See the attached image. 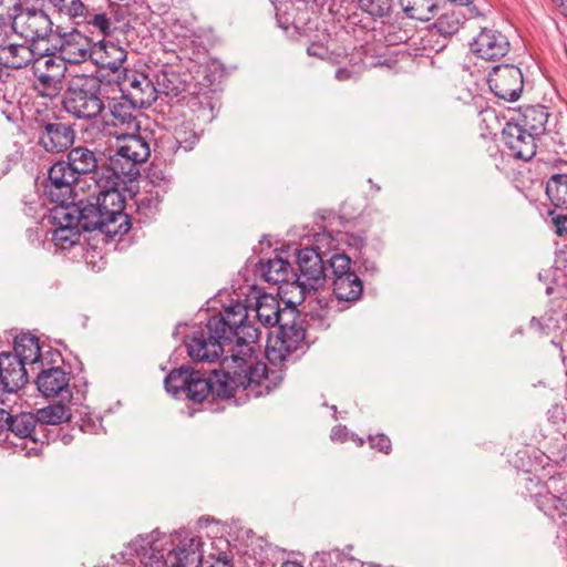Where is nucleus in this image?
I'll return each mask as SVG.
<instances>
[{
    "label": "nucleus",
    "mask_w": 567,
    "mask_h": 567,
    "mask_svg": "<svg viewBox=\"0 0 567 567\" xmlns=\"http://www.w3.org/2000/svg\"><path fill=\"white\" fill-rule=\"evenodd\" d=\"M70 197L71 194H68L63 202H56L60 205L52 210V218L58 227H76L81 229L79 204L68 205L66 202Z\"/></svg>",
    "instance_id": "29"
},
{
    "label": "nucleus",
    "mask_w": 567,
    "mask_h": 567,
    "mask_svg": "<svg viewBox=\"0 0 567 567\" xmlns=\"http://www.w3.org/2000/svg\"><path fill=\"white\" fill-rule=\"evenodd\" d=\"M49 2L59 13L70 18L82 17L85 11L81 0H49Z\"/></svg>",
    "instance_id": "38"
},
{
    "label": "nucleus",
    "mask_w": 567,
    "mask_h": 567,
    "mask_svg": "<svg viewBox=\"0 0 567 567\" xmlns=\"http://www.w3.org/2000/svg\"><path fill=\"white\" fill-rule=\"evenodd\" d=\"M295 317H286L279 323V332L275 340L267 347V358L271 363L285 361L287 355L296 351L303 342L306 331Z\"/></svg>",
    "instance_id": "8"
},
{
    "label": "nucleus",
    "mask_w": 567,
    "mask_h": 567,
    "mask_svg": "<svg viewBox=\"0 0 567 567\" xmlns=\"http://www.w3.org/2000/svg\"><path fill=\"white\" fill-rule=\"evenodd\" d=\"M135 105L126 99L113 100L107 113H102L103 133L110 136H123L137 133L140 123L134 114Z\"/></svg>",
    "instance_id": "9"
},
{
    "label": "nucleus",
    "mask_w": 567,
    "mask_h": 567,
    "mask_svg": "<svg viewBox=\"0 0 567 567\" xmlns=\"http://www.w3.org/2000/svg\"><path fill=\"white\" fill-rule=\"evenodd\" d=\"M358 2H359V7L363 11H365L372 16L381 17L384 13L383 8L377 3V0H358Z\"/></svg>",
    "instance_id": "42"
},
{
    "label": "nucleus",
    "mask_w": 567,
    "mask_h": 567,
    "mask_svg": "<svg viewBox=\"0 0 567 567\" xmlns=\"http://www.w3.org/2000/svg\"><path fill=\"white\" fill-rule=\"evenodd\" d=\"M118 22L117 12L111 7L106 11L87 17V23L105 37L112 34L117 29Z\"/></svg>",
    "instance_id": "31"
},
{
    "label": "nucleus",
    "mask_w": 567,
    "mask_h": 567,
    "mask_svg": "<svg viewBox=\"0 0 567 567\" xmlns=\"http://www.w3.org/2000/svg\"><path fill=\"white\" fill-rule=\"evenodd\" d=\"M471 48L478 58L492 61L508 53L509 42L499 31L485 28L473 39Z\"/></svg>",
    "instance_id": "15"
},
{
    "label": "nucleus",
    "mask_w": 567,
    "mask_h": 567,
    "mask_svg": "<svg viewBox=\"0 0 567 567\" xmlns=\"http://www.w3.org/2000/svg\"><path fill=\"white\" fill-rule=\"evenodd\" d=\"M331 439L332 440H341V430L340 429L333 430L331 433Z\"/></svg>",
    "instance_id": "49"
},
{
    "label": "nucleus",
    "mask_w": 567,
    "mask_h": 567,
    "mask_svg": "<svg viewBox=\"0 0 567 567\" xmlns=\"http://www.w3.org/2000/svg\"><path fill=\"white\" fill-rule=\"evenodd\" d=\"M297 262L300 275L297 284L302 290L316 289L324 279V266L321 255L312 247H306L298 251Z\"/></svg>",
    "instance_id": "14"
},
{
    "label": "nucleus",
    "mask_w": 567,
    "mask_h": 567,
    "mask_svg": "<svg viewBox=\"0 0 567 567\" xmlns=\"http://www.w3.org/2000/svg\"><path fill=\"white\" fill-rule=\"evenodd\" d=\"M38 424L37 416L32 413H20L18 415H11L9 422V431L14 435L25 439L31 436Z\"/></svg>",
    "instance_id": "34"
},
{
    "label": "nucleus",
    "mask_w": 567,
    "mask_h": 567,
    "mask_svg": "<svg viewBox=\"0 0 567 567\" xmlns=\"http://www.w3.org/2000/svg\"><path fill=\"white\" fill-rule=\"evenodd\" d=\"M462 18L463 14L458 10L446 11L435 21L434 28L442 35H452L460 30Z\"/></svg>",
    "instance_id": "35"
},
{
    "label": "nucleus",
    "mask_w": 567,
    "mask_h": 567,
    "mask_svg": "<svg viewBox=\"0 0 567 567\" xmlns=\"http://www.w3.org/2000/svg\"><path fill=\"white\" fill-rule=\"evenodd\" d=\"M256 318L265 327H275L286 317H295V308L281 310L279 301L271 295H264L256 302Z\"/></svg>",
    "instance_id": "21"
},
{
    "label": "nucleus",
    "mask_w": 567,
    "mask_h": 567,
    "mask_svg": "<svg viewBox=\"0 0 567 567\" xmlns=\"http://www.w3.org/2000/svg\"><path fill=\"white\" fill-rule=\"evenodd\" d=\"M487 81L495 96L509 102L517 101L524 87L520 69L512 64L495 65Z\"/></svg>",
    "instance_id": "10"
},
{
    "label": "nucleus",
    "mask_w": 567,
    "mask_h": 567,
    "mask_svg": "<svg viewBox=\"0 0 567 567\" xmlns=\"http://www.w3.org/2000/svg\"><path fill=\"white\" fill-rule=\"evenodd\" d=\"M333 293L339 301L355 302L363 292V284L357 274H348L333 278Z\"/></svg>",
    "instance_id": "24"
},
{
    "label": "nucleus",
    "mask_w": 567,
    "mask_h": 567,
    "mask_svg": "<svg viewBox=\"0 0 567 567\" xmlns=\"http://www.w3.org/2000/svg\"><path fill=\"white\" fill-rule=\"evenodd\" d=\"M32 45L25 43H0V65L10 69H23L35 60Z\"/></svg>",
    "instance_id": "22"
},
{
    "label": "nucleus",
    "mask_w": 567,
    "mask_h": 567,
    "mask_svg": "<svg viewBox=\"0 0 567 567\" xmlns=\"http://www.w3.org/2000/svg\"><path fill=\"white\" fill-rule=\"evenodd\" d=\"M244 354L249 349L244 348ZM221 372L214 371L213 378H204L200 372L188 367L173 370L165 378V389L174 396L185 394L193 402H203L209 393L219 398H229L237 391H246L247 396H261L268 394L281 381L282 377L276 374L274 379L258 378L260 367L250 355L247 358L235 354L225 357L220 363Z\"/></svg>",
    "instance_id": "1"
},
{
    "label": "nucleus",
    "mask_w": 567,
    "mask_h": 567,
    "mask_svg": "<svg viewBox=\"0 0 567 567\" xmlns=\"http://www.w3.org/2000/svg\"><path fill=\"white\" fill-rule=\"evenodd\" d=\"M553 223L556 226V233L559 236L567 235V213L553 216Z\"/></svg>",
    "instance_id": "43"
},
{
    "label": "nucleus",
    "mask_w": 567,
    "mask_h": 567,
    "mask_svg": "<svg viewBox=\"0 0 567 567\" xmlns=\"http://www.w3.org/2000/svg\"><path fill=\"white\" fill-rule=\"evenodd\" d=\"M536 137L514 121L507 122L502 130V142L515 158L529 161L536 154Z\"/></svg>",
    "instance_id": "13"
},
{
    "label": "nucleus",
    "mask_w": 567,
    "mask_h": 567,
    "mask_svg": "<svg viewBox=\"0 0 567 567\" xmlns=\"http://www.w3.org/2000/svg\"><path fill=\"white\" fill-rule=\"evenodd\" d=\"M209 567H233L226 555L219 556Z\"/></svg>",
    "instance_id": "46"
},
{
    "label": "nucleus",
    "mask_w": 567,
    "mask_h": 567,
    "mask_svg": "<svg viewBox=\"0 0 567 567\" xmlns=\"http://www.w3.org/2000/svg\"><path fill=\"white\" fill-rule=\"evenodd\" d=\"M74 142V131L64 123H47L39 136V144L50 153L66 151Z\"/></svg>",
    "instance_id": "20"
},
{
    "label": "nucleus",
    "mask_w": 567,
    "mask_h": 567,
    "mask_svg": "<svg viewBox=\"0 0 567 567\" xmlns=\"http://www.w3.org/2000/svg\"><path fill=\"white\" fill-rule=\"evenodd\" d=\"M121 79L122 92L133 105L145 107L156 101L157 90L146 74L124 69V75Z\"/></svg>",
    "instance_id": "12"
},
{
    "label": "nucleus",
    "mask_w": 567,
    "mask_h": 567,
    "mask_svg": "<svg viewBox=\"0 0 567 567\" xmlns=\"http://www.w3.org/2000/svg\"><path fill=\"white\" fill-rule=\"evenodd\" d=\"M370 444L373 449H377L380 452L388 454L391 450V441L384 434H379L377 436H370Z\"/></svg>",
    "instance_id": "41"
},
{
    "label": "nucleus",
    "mask_w": 567,
    "mask_h": 567,
    "mask_svg": "<svg viewBox=\"0 0 567 567\" xmlns=\"http://www.w3.org/2000/svg\"><path fill=\"white\" fill-rule=\"evenodd\" d=\"M259 271L265 281L274 285L287 282L290 277H293L290 262L279 256L260 261Z\"/></svg>",
    "instance_id": "25"
},
{
    "label": "nucleus",
    "mask_w": 567,
    "mask_h": 567,
    "mask_svg": "<svg viewBox=\"0 0 567 567\" xmlns=\"http://www.w3.org/2000/svg\"><path fill=\"white\" fill-rule=\"evenodd\" d=\"M69 382L68 373L62 368L55 367L43 370L38 375L37 386L45 398L60 396L61 401H69L72 398Z\"/></svg>",
    "instance_id": "17"
},
{
    "label": "nucleus",
    "mask_w": 567,
    "mask_h": 567,
    "mask_svg": "<svg viewBox=\"0 0 567 567\" xmlns=\"http://www.w3.org/2000/svg\"><path fill=\"white\" fill-rule=\"evenodd\" d=\"M34 76L37 78L34 89L41 96L54 99L60 94L64 76H60L59 70H54L53 74H48L38 68V73H34Z\"/></svg>",
    "instance_id": "28"
},
{
    "label": "nucleus",
    "mask_w": 567,
    "mask_h": 567,
    "mask_svg": "<svg viewBox=\"0 0 567 567\" xmlns=\"http://www.w3.org/2000/svg\"><path fill=\"white\" fill-rule=\"evenodd\" d=\"M11 420V414L7 411L0 409V431L7 429L9 430V422Z\"/></svg>",
    "instance_id": "45"
},
{
    "label": "nucleus",
    "mask_w": 567,
    "mask_h": 567,
    "mask_svg": "<svg viewBox=\"0 0 567 567\" xmlns=\"http://www.w3.org/2000/svg\"><path fill=\"white\" fill-rule=\"evenodd\" d=\"M100 83L91 76H76L70 81L63 95V109L79 120H92L101 115L104 103L100 97Z\"/></svg>",
    "instance_id": "7"
},
{
    "label": "nucleus",
    "mask_w": 567,
    "mask_h": 567,
    "mask_svg": "<svg viewBox=\"0 0 567 567\" xmlns=\"http://www.w3.org/2000/svg\"><path fill=\"white\" fill-rule=\"evenodd\" d=\"M280 567H302V566L296 561H285Z\"/></svg>",
    "instance_id": "50"
},
{
    "label": "nucleus",
    "mask_w": 567,
    "mask_h": 567,
    "mask_svg": "<svg viewBox=\"0 0 567 567\" xmlns=\"http://www.w3.org/2000/svg\"><path fill=\"white\" fill-rule=\"evenodd\" d=\"M127 51L124 47L111 40H102L93 45L92 60L102 69L124 75Z\"/></svg>",
    "instance_id": "16"
},
{
    "label": "nucleus",
    "mask_w": 567,
    "mask_h": 567,
    "mask_svg": "<svg viewBox=\"0 0 567 567\" xmlns=\"http://www.w3.org/2000/svg\"><path fill=\"white\" fill-rule=\"evenodd\" d=\"M37 420L42 424L58 425L71 419L70 409L63 404H51L37 411Z\"/></svg>",
    "instance_id": "32"
},
{
    "label": "nucleus",
    "mask_w": 567,
    "mask_h": 567,
    "mask_svg": "<svg viewBox=\"0 0 567 567\" xmlns=\"http://www.w3.org/2000/svg\"><path fill=\"white\" fill-rule=\"evenodd\" d=\"M546 193L556 207L567 209V175H554L547 182Z\"/></svg>",
    "instance_id": "33"
},
{
    "label": "nucleus",
    "mask_w": 567,
    "mask_h": 567,
    "mask_svg": "<svg viewBox=\"0 0 567 567\" xmlns=\"http://www.w3.org/2000/svg\"><path fill=\"white\" fill-rule=\"evenodd\" d=\"M28 381L25 367L12 352L0 353V390L14 392Z\"/></svg>",
    "instance_id": "19"
},
{
    "label": "nucleus",
    "mask_w": 567,
    "mask_h": 567,
    "mask_svg": "<svg viewBox=\"0 0 567 567\" xmlns=\"http://www.w3.org/2000/svg\"><path fill=\"white\" fill-rule=\"evenodd\" d=\"M171 142H172V144H173V145H172L169 148H171L173 152H176L177 150H179V148L182 147L178 141H175V142H174V141H171Z\"/></svg>",
    "instance_id": "51"
},
{
    "label": "nucleus",
    "mask_w": 567,
    "mask_h": 567,
    "mask_svg": "<svg viewBox=\"0 0 567 567\" xmlns=\"http://www.w3.org/2000/svg\"><path fill=\"white\" fill-rule=\"evenodd\" d=\"M38 338L23 334L16 339L13 355H17L21 363L32 364L39 361L41 352Z\"/></svg>",
    "instance_id": "27"
},
{
    "label": "nucleus",
    "mask_w": 567,
    "mask_h": 567,
    "mask_svg": "<svg viewBox=\"0 0 567 567\" xmlns=\"http://www.w3.org/2000/svg\"><path fill=\"white\" fill-rule=\"evenodd\" d=\"M248 311L246 306L236 301L225 307L219 316L209 318L206 330L196 331L187 342V352L193 360L203 362H215L224 353L225 344L230 343L233 337L236 338V346L231 349V354L247 358L243 354L249 349V355L257 361L260 367L258 378L274 379L276 374L282 377L281 371L268 370L267 364L259 359V351L256 342L259 339V330L250 322H247Z\"/></svg>",
    "instance_id": "2"
},
{
    "label": "nucleus",
    "mask_w": 567,
    "mask_h": 567,
    "mask_svg": "<svg viewBox=\"0 0 567 567\" xmlns=\"http://www.w3.org/2000/svg\"><path fill=\"white\" fill-rule=\"evenodd\" d=\"M22 6L18 0H0V22L11 20L18 14Z\"/></svg>",
    "instance_id": "40"
},
{
    "label": "nucleus",
    "mask_w": 567,
    "mask_h": 567,
    "mask_svg": "<svg viewBox=\"0 0 567 567\" xmlns=\"http://www.w3.org/2000/svg\"><path fill=\"white\" fill-rule=\"evenodd\" d=\"M538 508L544 512L551 519L567 518V491L561 492L559 495L546 492L539 494L536 498Z\"/></svg>",
    "instance_id": "26"
},
{
    "label": "nucleus",
    "mask_w": 567,
    "mask_h": 567,
    "mask_svg": "<svg viewBox=\"0 0 567 567\" xmlns=\"http://www.w3.org/2000/svg\"><path fill=\"white\" fill-rule=\"evenodd\" d=\"M103 166H97L96 154L85 146H76L68 153V161H59L49 169V183L45 185V194L51 202H63L68 194L73 193V185L80 175H90L94 183V176Z\"/></svg>",
    "instance_id": "5"
},
{
    "label": "nucleus",
    "mask_w": 567,
    "mask_h": 567,
    "mask_svg": "<svg viewBox=\"0 0 567 567\" xmlns=\"http://www.w3.org/2000/svg\"><path fill=\"white\" fill-rule=\"evenodd\" d=\"M554 3L558 7L560 13L567 18V0H553Z\"/></svg>",
    "instance_id": "47"
},
{
    "label": "nucleus",
    "mask_w": 567,
    "mask_h": 567,
    "mask_svg": "<svg viewBox=\"0 0 567 567\" xmlns=\"http://www.w3.org/2000/svg\"><path fill=\"white\" fill-rule=\"evenodd\" d=\"M200 538L190 534H178L171 539L151 534L133 540L120 555L124 563L136 556L142 567H200Z\"/></svg>",
    "instance_id": "3"
},
{
    "label": "nucleus",
    "mask_w": 567,
    "mask_h": 567,
    "mask_svg": "<svg viewBox=\"0 0 567 567\" xmlns=\"http://www.w3.org/2000/svg\"><path fill=\"white\" fill-rule=\"evenodd\" d=\"M3 85L4 83L0 81V101L4 99Z\"/></svg>",
    "instance_id": "52"
},
{
    "label": "nucleus",
    "mask_w": 567,
    "mask_h": 567,
    "mask_svg": "<svg viewBox=\"0 0 567 567\" xmlns=\"http://www.w3.org/2000/svg\"><path fill=\"white\" fill-rule=\"evenodd\" d=\"M307 53L310 56L323 59L328 54V49L322 44L312 43L310 47H308Z\"/></svg>",
    "instance_id": "44"
},
{
    "label": "nucleus",
    "mask_w": 567,
    "mask_h": 567,
    "mask_svg": "<svg viewBox=\"0 0 567 567\" xmlns=\"http://www.w3.org/2000/svg\"><path fill=\"white\" fill-rule=\"evenodd\" d=\"M549 113L543 105H527L520 109L517 118L514 121L526 131L533 133L536 137L543 135L546 131Z\"/></svg>",
    "instance_id": "23"
},
{
    "label": "nucleus",
    "mask_w": 567,
    "mask_h": 567,
    "mask_svg": "<svg viewBox=\"0 0 567 567\" xmlns=\"http://www.w3.org/2000/svg\"><path fill=\"white\" fill-rule=\"evenodd\" d=\"M93 45L87 37L73 31L61 37L59 55L64 63L79 64L92 59Z\"/></svg>",
    "instance_id": "18"
},
{
    "label": "nucleus",
    "mask_w": 567,
    "mask_h": 567,
    "mask_svg": "<svg viewBox=\"0 0 567 567\" xmlns=\"http://www.w3.org/2000/svg\"><path fill=\"white\" fill-rule=\"evenodd\" d=\"M336 78L339 80V81H344V80H348L350 78V72L346 69H339L337 72H336Z\"/></svg>",
    "instance_id": "48"
},
{
    "label": "nucleus",
    "mask_w": 567,
    "mask_h": 567,
    "mask_svg": "<svg viewBox=\"0 0 567 567\" xmlns=\"http://www.w3.org/2000/svg\"><path fill=\"white\" fill-rule=\"evenodd\" d=\"M38 68H41L42 72L53 74L54 70L60 71V76H64L66 66L60 55L55 54H35V60L32 63L33 73H38Z\"/></svg>",
    "instance_id": "36"
},
{
    "label": "nucleus",
    "mask_w": 567,
    "mask_h": 567,
    "mask_svg": "<svg viewBox=\"0 0 567 567\" xmlns=\"http://www.w3.org/2000/svg\"><path fill=\"white\" fill-rule=\"evenodd\" d=\"M80 230L76 227H56L53 231L52 240L61 249H68L80 240Z\"/></svg>",
    "instance_id": "37"
},
{
    "label": "nucleus",
    "mask_w": 567,
    "mask_h": 567,
    "mask_svg": "<svg viewBox=\"0 0 567 567\" xmlns=\"http://www.w3.org/2000/svg\"><path fill=\"white\" fill-rule=\"evenodd\" d=\"M115 137L118 140L116 153L111 156L106 167L95 173L107 187H118L124 182L123 177L136 175V165L145 162L151 154L146 140L136 133Z\"/></svg>",
    "instance_id": "6"
},
{
    "label": "nucleus",
    "mask_w": 567,
    "mask_h": 567,
    "mask_svg": "<svg viewBox=\"0 0 567 567\" xmlns=\"http://www.w3.org/2000/svg\"><path fill=\"white\" fill-rule=\"evenodd\" d=\"M401 6L409 18L420 21L431 20L436 10L434 0H401Z\"/></svg>",
    "instance_id": "30"
},
{
    "label": "nucleus",
    "mask_w": 567,
    "mask_h": 567,
    "mask_svg": "<svg viewBox=\"0 0 567 567\" xmlns=\"http://www.w3.org/2000/svg\"><path fill=\"white\" fill-rule=\"evenodd\" d=\"M13 30L32 42L45 40L52 32V21L42 10L23 9L13 17Z\"/></svg>",
    "instance_id": "11"
},
{
    "label": "nucleus",
    "mask_w": 567,
    "mask_h": 567,
    "mask_svg": "<svg viewBox=\"0 0 567 567\" xmlns=\"http://www.w3.org/2000/svg\"><path fill=\"white\" fill-rule=\"evenodd\" d=\"M95 192L92 199L79 203L80 227L84 231L100 230L107 236L126 234L131 228L128 216L124 214L125 200L118 187H107L94 176Z\"/></svg>",
    "instance_id": "4"
},
{
    "label": "nucleus",
    "mask_w": 567,
    "mask_h": 567,
    "mask_svg": "<svg viewBox=\"0 0 567 567\" xmlns=\"http://www.w3.org/2000/svg\"><path fill=\"white\" fill-rule=\"evenodd\" d=\"M351 260L347 255L336 254L330 258V267L333 278L348 274H354L350 270Z\"/></svg>",
    "instance_id": "39"
}]
</instances>
